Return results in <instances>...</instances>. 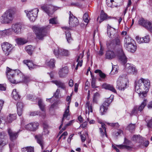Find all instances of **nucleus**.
I'll return each instance as SVG.
<instances>
[{"instance_id": "1", "label": "nucleus", "mask_w": 152, "mask_h": 152, "mask_svg": "<svg viewBox=\"0 0 152 152\" xmlns=\"http://www.w3.org/2000/svg\"><path fill=\"white\" fill-rule=\"evenodd\" d=\"M107 34L109 37L113 38L107 42L106 45L109 49L113 50L115 52H122L121 39L120 36L117 33L116 30L107 25Z\"/></svg>"}, {"instance_id": "2", "label": "nucleus", "mask_w": 152, "mask_h": 152, "mask_svg": "<svg viewBox=\"0 0 152 152\" xmlns=\"http://www.w3.org/2000/svg\"><path fill=\"white\" fill-rule=\"evenodd\" d=\"M150 87V82L148 79L141 78L136 84L135 90L136 92L139 94L140 93V96L142 95L145 97Z\"/></svg>"}, {"instance_id": "3", "label": "nucleus", "mask_w": 152, "mask_h": 152, "mask_svg": "<svg viewBox=\"0 0 152 152\" xmlns=\"http://www.w3.org/2000/svg\"><path fill=\"white\" fill-rule=\"evenodd\" d=\"M16 10L12 7L5 11L1 16L0 22L2 24H9L11 23L14 19V15Z\"/></svg>"}, {"instance_id": "4", "label": "nucleus", "mask_w": 152, "mask_h": 152, "mask_svg": "<svg viewBox=\"0 0 152 152\" xmlns=\"http://www.w3.org/2000/svg\"><path fill=\"white\" fill-rule=\"evenodd\" d=\"M48 28V26L42 27L35 26L33 27L37 38L39 39H42L43 37L46 35Z\"/></svg>"}, {"instance_id": "5", "label": "nucleus", "mask_w": 152, "mask_h": 152, "mask_svg": "<svg viewBox=\"0 0 152 152\" xmlns=\"http://www.w3.org/2000/svg\"><path fill=\"white\" fill-rule=\"evenodd\" d=\"M128 81L124 77L120 76L117 81L116 88L120 90L124 91L127 86Z\"/></svg>"}, {"instance_id": "6", "label": "nucleus", "mask_w": 152, "mask_h": 152, "mask_svg": "<svg viewBox=\"0 0 152 152\" xmlns=\"http://www.w3.org/2000/svg\"><path fill=\"white\" fill-rule=\"evenodd\" d=\"M49 131L47 127H44L43 131L42 134H39L35 136V137L36 139L37 142L41 146L42 149H44V146L45 144L42 139V136L46 135L48 134Z\"/></svg>"}, {"instance_id": "7", "label": "nucleus", "mask_w": 152, "mask_h": 152, "mask_svg": "<svg viewBox=\"0 0 152 152\" xmlns=\"http://www.w3.org/2000/svg\"><path fill=\"white\" fill-rule=\"evenodd\" d=\"M113 96H111L109 98H107L100 106V111L102 115L106 113L107 110V107L109 105L113 100Z\"/></svg>"}, {"instance_id": "8", "label": "nucleus", "mask_w": 152, "mask_h": 152, "mask_svg": "<svg viewBox=\"0 0 152 152\" xmlns=\"http://www.w3.org/2000/svg\"><path fill=\"white\" fill-rule=\"evenodd\" d=\"M8 132L11 140V142L9 144V147L11 150L15 144L16 141L15 140L18 137V132H13L10 129L8 130Z\"/></svg>"}, {"instance_id": "9", "label": "nucleus", "mask_w": 152, "mask_h": 152, "mask_svg": "<svg viewBox=\"0 0 152 152\" xmlns=\"http://www.w3.org/2000/svg\"><path fill=\"white\" fill-rule=\"evenodd\" d=\"M39 10L37 8L34 9L32 10L27 11H25L27 16L31 21H34L37 16V14Z\"/></svg>"}, {"instance_id": "10", "label": "nucleus", "mask_w": 152, "mask_h": 152, "mask_svg": "<svg viewBox=\"0 0 152 152\" xmlns=\"http://www.w3.org/2000/svg\"><path fill=\"white\" fill-rule=\"evenodd\" d=\"M12 45L7 42H4L1 44V47L4 53L6 56H8L12 49Z\"/></svg>"}, {"instance_id": "11", "label": "nucleus", "mask_w": 152, "mask_h": 152, "mask_svg": "<svg viewBox=\"0 0 152 152\" xmlns=\"http://www.w3.org/2000/svg\"><path fill=\"white\" fill-rule=\"evenodd\" d=\"M41 8L43 10L50 16L53 13L55 7L50 5L44 4L41 6Z\"/></svg>"}, {"instance_id": "12", "label": "nucleus", "mask_w": 152, "mask_h": 152, "mask_svg": "<svg viewBox=\"0 0 152 152\" xmlns=\"http://www.w3.org/2000/svg\"><path fill=\"white\" fill-rule=\"evenodd\" d=\"M54 53L56 56L60 55L65 56H68L70 55L69 50L64 49L58 48L57 50H55Z\"/></svg>"}, {"instance_id": "13", "label": "nucleus", "mask_w": 152, "mask_h": 152, "mask_svg": "<svg viewBox=\"0 0 152 152\" xmlns=\"http://www.w3.org/2000/svg\"><path fill=\"white\" fill-rule=\"evenodd\" d=\"M61 28L65 33L67 42L69 43H71L73 40L72 38L71 37L70 32L69 31L71 29V28L66 26L62 27H61Z\"/></svg>"}, {"instance_id": "14", "label": "nucleus", "mask_w": 152, "mask_h": 152, "mask_svg": "<svg viewBox=\"0 0 152 152\" xmlns=\"http://www.w3.org/2000/svg\"><path fill=\"white\" fill-rule=\"evenodd\" d=\"M6 134L4 132L0 133V152H1L2 148L7 143Z\"/></svg>"}, {"instance_id": "15", "label": "nucleus", "mask_w": 152, "mask_h": 152, "mask_svg": "<svg viewBox=\"0 0 152 152\" xmlns=\"http://www.w3.org/2000/svg\"><path fill=\"white\" fill-rule=\"evenodd\" d=\"M16 70V69H12L8 67L7 68L6 73L7 78L13 82L14 81V80H12L11 77L12 76H16L17 74L15 72Z\"/></svg>"}, {"instance_id": "16", "label": "nucleus", "mask_w": 152, "mask_h": 152, "mask_svg": "<svg viewBox=\"0 0 152 152\" xmlns=\"http://www.w3.org/2000/svg\"><path fill=\"white\" fill-rule=\"evenodd\" d=\"M39 124L38 123H30L26 125L25 128L27 130L32 131H35L38 128Z\"/></svg>"}, {"instance_id": "17", "label": "nucleus", "mask_w": 152, "mask_h": 152, "mask_svg": "<svg viewBox=\"0 0 152 152\" xmlns=\"http://www.w3.org/2000/svg\"><path fill=\"white\" fill-rule=\"evenodd\" d=\"M22 25L20 23H16L13 24L12 26V28L15 33L19 34L20 32Z\"/></svg>"}, {"instance_id": "18", "label": "nucleus", "mask_w": 152, "mask_h": 152, "mask_svg": "<svg viewBox=\"0 0 152 152\" xmlns=\"http://www.w3.org/2000/svg\"><path fill=\"white\" fill-rule=\"evenodd\" d=\"M126 71L128 73L136 74L137 72V70L135 67L132 65L129 64H127L126 65Z\"/></svg>"}, {"instance_id": "19", "label": "nucleus", "mask_w": 152, "mask_h": 152, "mask_svg": "<svg viewBox=\"0 0 152 152\" xmlns=\"http://www.w3.org/2000/svg\"><path fill=\"white\" fill-rule=\"evenodd\" d=\"M132 141L136 142H138L142 145L143 143V140L140 135H134L131 139Z\"/></svg>"}, {"instance_id": "20", "label": "nucleus", "mask_w": 152, "mask_h": 152, "mask_svg": "<svg viewBox=\"0 0 152 152\" xmlns=\"http://www.w3.org/2000/svg\"><path fill=\"white\" fill-rule=\"evenodd\" d=\"M105 56L106 59L111 60L114 58L116 55L113 51L108 50L106 51Z\"/></svg>"}, {"instance_id": "21", "label": "nucleus", "mask_w": 152, "mask_h": 152, "mask_svg": "<svg viewBox=\"0 0 152 152\" xmlns=\"http://www.w3.org/2000/svg\"><path fill=\"white\" fill-rule=\"evenodd\" d=\"M68 68L67 66L63 67L59 71L60 77H64L68 74Z\"/></svg>"}, {"instance_id": "22", "label": "nucleus", "mask_w": 152, "mask_h": 152, "mask_svg": "<svg viewBox=\"0 0 152 152\" xmlns=\"http://www.w3.org/2000/svg\"><path fill=\"white\" fill-rule=\"evenodd\" d=\"M69 24L70 28H71L72 27L77 26L79 24V21L78 19L76 17H74L72 19H69Z\"/></svg>"}, {"instance_id": "23", "label": "nucleus", "mask_w": 152, "mask_h": 152, "mask_svg": "<svg viewBox=\"0 0 152 152\" xmlns=\"http://www.w3.org/2000/svg\"><path fill=\"white\" fill-rule=\"evenodd\" d=\"M16 118V114H10L5 119V122L7 124L10 123L13 121L15 120Z\"/></svg>"}, {"instance_id": "24", "label": "nucleus", "mask_w": 152, "mask_h": 152, "mask_svg": "<svg viewBox=\"0 0 152 152\" xmlns=\"http://www.w3.org/2000/svg\"><path fill=\"white\" fill-rule=\"evenodd\" d=\"M17 113L19 116H20L22 113L24 107L23 103L20 102L17 103Z\"/></svg>"}, {"instance_id": "25", "label": "nucleus", "mask_w": 152, "mask_h": 152, "mask_svg": "<svg viewBox=\"0 0 152 152\" xmlns=\"http://www.w3.org/2000/svg\"><path fill=\"white\" fill-rule=\"evenodd\" d=\"M125 47L128 51L132 53L134 52L137 49L136 46L133 42Z\"/></svg>"}, {"instance_id": "26", "label": "nucleus", "mask_w": 152, "mask_h": 152, "mask_svg": "<svg viewBox=\"0 0 152 152\" xmlns=\"http://www.w3.org/2000/svg\"><path fill=\"white\" fill-rule=\"evenodd\" d=\"M102 87L104 88L109 90L115 93H116V90L112 85L105 83L102 85Z\"/></svg>"}, {"instance_id": "27", "label": "nucleus", "mask_w": 152, "mask_h": 152, "mask_svg": "<svg viewBox=\"0 0 152 152\" xmlns=\"http://www.w3.org/2000/svg\"><path fill=\"white\" fill-rule=\"evenodd\" d=\"M101 126L102 127L99 129L101 136L102 137H103L104 135H105L107 137V135L105 124L103 123H101Z\"/></svg>"}, {"instance_id": "28", "label": "nucleus", "mask_w": 152, "mask_h": 152, "mask_svg": "<svg viewBox=\"0 0 152 152\" xmlns=\"http://www.w3.org/2000/svg\"><path fill=\"white\" fill-rule=\"evenodd\" d=\"M23 62L26 64L30 70L34 68L35 65L31 61L29 60H24L23 61Z\"/></svg>"}, {"instance_id": "29", "label": "nucleus", "mask_w": 152, "mask_h": 152, "mask_svg": "<svg viewBox=\"0 0 152 152\" xmlns=\"http://www.w3.org/2000/svg\"><path fill=\"white\" fill-rule=\"evenodd\" d=\"M118 53H122V54L121 56L119 57V60L121 61V63L123 64H124L125 63H126L127 61V58L126 57L124 54L123 53V51L122 50V52H117Z\"/></svg>"}, {"instance_id": "30", "label": "nucleus", "mask_w": 152, "mask_h": 152, "mask_svg": "<svg viewBox=\"0 0 152 152\" xmlns=\"http://www.w3.org/2000/svg\"><path fill=\"white\" fill-rule=\"evenodd\" d=\"M52 82L53 83L55 84L58 87L61 88L63 89H64L66 88L64 83L60 81H52Z\"/></svg>"}, {"instance_id": "31", "label": "nucleus", "mask_w": 152, "mask_h": 152, "mask_svg": "<svg viewBox=\"0 0 152 152\" xmlns=\"http://www.w3.org/2000/svg\"><path fill=\"white\" fill-rule=\"evenodd\" d=\"M71 101H68L67 104L68 106H67L64 112L63 115V120L65 118H66L67 116L69 115V104H70Z\"/></svg>"}, {"instance_id": "32", "label": "nucleus", "mask_w": 152, "mask_h": 152, "mask_svg": "<svg viewBox=\"0 0 152 152\" xmlns=\"http://www.w3.org/2000/svg\"><path fill=\"white\" fill-rule=\"evenodd\" d=\"M149 22V21L145 20L143 18H141L139 20L138 23L140 25L145 28Z\"/></svg>"}, {"instance_id": "33", "label": "nucleus", "mask_w": 152, "mask_h": 152, "mask_svg": "<svg viewBox=\"0 0 152 152\" xmlns=\"http://www.w3.org/2000/svg\"><path fill=\"white\" fill-rule=\"evenodd\" d=\"M12 96L13 98L15 100H18L20 98V96L18 93L17 92L16 89H14L12 93Z\"/></svg>"}, {"instance_id": "34", "label": "nucleus", "mask_w": 152, "mask_h": 152, "mask_svg": "<svg viewBox=\"0 0 152 152\" xmlns=\"http://www.w3.org/2000/svg\"><path fill=\"white\" fill-rule=\"evenodd\" d=\"M133 40L130 37H126L124 39V47H126L133 43Z\"/></svg>"}, {"instance_id": "35", "label": "nucleus", "mask_w": 152, "mask_h": 152, "mask_svg": "<svg viewBox=\"0 0 152 152\" xmlns=\"http://www.w3.org/2000/svg\"><path fill=\"white\" fill-rule=\"evenodd\" d=\"M107 14L105 13L103 11H102L100 16V20L99 21L101 23L102 21L105 20L107 18Z\"/></svg>"}, {"instance_id": "36", "label": "nucleus", "mask_w": 152, "mask_h": 152, "mask_svg": "<svg viewBox=\"0 0 152 152\" xmlns=\"http://www.w3.org/2000/svg\"><path fill=\"white\" fill-rule=\"evenodd\" d=\"M38 104L41 110L42 111L44 115H43V116L45 117V105L44 104H42V101L41 99H39V100L38 102Z\"/></svg>"}, {"instance_id": "37", "label": "nucleus", "mask_w": 152, "mask_h": 152, "mask_svg": "<svg viewBox=\"0 0 152 152\" xmlns=\"http://www.w3.org/2000/svg\"><path fill=\"white\" fill-rule=\"evenodd\" d=\"M55 61L53 59H51L49 61H46V63L48 66L50 68H53L55 66Z\"/></svg>"}, {"instance_id": "38", "label": "nucleus", "mask_w": 152, "mask_h": 152, "mask_svg": "<svg viewBox=\"0 0 152 152\" xmlns=\"http://www.w3.org/2000/svg\"><path fill=\"white\" fill-rule=\"evenodd\" d=\"M83 57V55L82 54H80L76 61L77 62H78L77 64L80 66H81L82 65L83 60L82 59Z\"/></svg>"}, {"instance_id": "39", "label": "nucleus", "mask_w": 152, "mask_h": 152, "mask_svg": "<svg viewBox=\"0 0 152 152\" xmlns=\"http://www.w3.org/2000/svg\"><path fill=\"white\" fill-rule=\"evenodd\" d=\"M17 43L20 45H23L27 42V41L23 38H18L16 39Z\"/></svg>"}, {"instance_id": "40", "label": "nucleus", "mask_w": 152, "mask_h": 152, "mask_svg": "<svg viewBox=\"0 0 152 152\" xmlns=\"http://www.w3.org/2000/svg\"><path fill=\"white\" fill-rule=\"evenodd\" d=\"M33 48L32 46L29 45L26 46L25 47V50L28 53L31 55L33 51Z\"/></svg>"}, {"instance_id": "41", "label": "nucleus", "mask_w": 152, "mask_h": 152, "mask_svg": "<svg viewBox=\"0 0 152 152\" xmlns=\"http://www.w3.org/2000/svg\"><path fill=\"white\" fill-rule=\"evenodd\" d=\"M94 72L96 73H99V76L102 79H104L106 77V75L100 69H96Z\"/></svg>"}, {"instance_id": "42", "label": "nucleus", "mask_w": 152, "mask_h": 152, "mask_svg": "<svg viewBox=\"0 0 152 152\" xmlns=\"http://www.w3.org/2000/svg\"><path fill=\"white\" fill-rule=\"evenodd\" d=\"M147 103L146 100H144L142 102L141 104L138 107V110L141 112L142 110L146 106Z\"/></svg>"}, {"instance_id": "43", "label": "nucleus", "mask_w": 152, "mask_h": 152, "mask_svg": "<svg viewBox=\"0 0 152 152\" xmlns=\"http://www.w3.org/2000/svg\"><path fill=\"white\" fill-rule=\"evenodd\" d=\"M22 152H34V148L30 147L22 148Z\"/></svg>"}, {"instance_id": "44", "label": "nucleus", "mask_w": 152, "mask_h": 152, "mask_svg": "<svg viewBox=\"0 0 152 152\" xmlns=\"http://www.w3.org/2000/svg\"><path fill=\"white\" fill-rule=\"evenodd\" d=\"M135 124H130L127 127V129L131 132H133L135 130Z\"/></svg>"}, {"instance_id": "45", "label": "nucleus", "mask_w": 152, "mask_h": 152, "mask_svg": "<svg viewBox=\"0 0 152 152\" xmlns=\"http://www.w3.org/2000/svg\"><path fill=\"white\" fill-rule=\"evenodd\" d=\"M139 111H140L138 110V106H134L130 113V115H135L138 114Z\"/></svg>"}, {"instance_id": "46", "label": "nucleus", "mask_w": 152, "mask_h": 152, "mask_svg": "<svg viewBox=\"0 0 152 152\" xmlns=\"http://www.w3.org/2000/svg\"><path fill=\"white\" fill-rule=\"evenodd\" d=\"M86 107L88 108V114L90 112H93V107L91 104H90L89 101H87L86 103Z\"/></svg>"}, {"instance_id": "47", "label": "nucleus", "mask_w": 152, "mask_h": 152, "mask_svg": "<svg viewBox=\"0 0 152 152\" xmlns=\"http://www.w3.org/2000/svg\"><path fill=\"white\" fill-rule=\"evenodd\" d=\"M145 28L152 33V22L149 21Z\"/></svg>"}, {"instance_id": "48", "label": "nucleus", "mask_w": 152, "mask_h": 152, "mask_svg": "<svg viewBox=\"0 0 152 152\" xmlns=\"http://www.w3.org/2000/svg\"><path fill=\"white\" fill-rule=\"evenodd\" d=\"M117 146L120 149H121L126 148V149L129 150L132 148V147L131 146L123 145H117Z\"/></svg>"}, {"instance_id": "49", "label": "nucleus", "mask_w": 152, "mask_h": 152, "mask_svg": "<svg viewBox=\"0 0 152 152\" xmlns=\"http://www.w3.org/2000/svg\"><path fill=\"white\" fill-rule=\"evenodd\" d=\"M31 80L30 77L28 76H24L23 77V81L26 83Z\"/></svg>"}, {"instance_id": "50", "label": "nucleus", "mask_w": 152, "mask_h": 152, "mask_svg": "<svg viewBox=\"0 0 152 152\" xmlns=\"http://www.w3.org/2000/svg\"><path fill=\"white\" fill-rule=\"evenodd\" d=\"M88 13L87 12L85 13L83 15V19L84 21L87 23V24L88 23L89 20H88Z\"/></svg>"}, {"instance_id": "51", "label": "nucleus", "mask_w": 152, "mask_h": 152, "mask_svg": "<svg viewBox=\"0 0 152 152\" xmlns=\"http://www.w3.org/2000/svg\"><path fill=\"white\" fill-rule=\"evenodd\" d=\"M142 38L143 39V43H148L150 40V37L149 35H147L143 37H142Z\"/></svg>"}, {"instance_id": "52", "label": "nucleus", "mask_w": 152, "mask_h": 152, "mask_svg": "<svg viewBox=\"0 0 152 152\" xmlns=\"http://www.w3.org/2000/svg\"><path fill=\"white\" fill-rule=\"evenodd\" d=\"M5 30L6 35H9L11 34L13 31L12 28Z\"/></svg>"}, {"instance_id": "53", "label": "nucleus", "mask_w": 152, "mask_h": 152, "mask_svg": "<svg viewBox=\"0 0 152 152\" xmlns=\"http://www.w3.org/2000/svg\"><path fill=\"white\" fill-rule=\"evenodd\" d=\"M50 23L52 24H56L57 23V20L56 18H54L50 19L49 20Z\"/></svg>"}, {"instance_id": "54", "label": "nucleus", "mask_w": 152, "mask_h": 152, "mask_svg": "<svg viewBox=\"0 0 152 152\" xmlns=\"http://www.w3.org/2000/svg\"><path fill=\"white\" fill-rule=\"evenodd\" d=\"M104 48L102 46H101L99 51L98 53V54L99 56H102L104 54Z\"/></svg>"}, {"instance_id": "55", "label": "nucleus", "mask_w": 152, "mask_h": 152, "mask_svg": "<svg viewBox=\"0 0 152 152\" xmlns=\"http://www.w3.org/2000/svg\"><path fill=\"white\" fill-rule=\"evenodd\" d=\"M107 124L110 126L112 127H115L117 128H118L119 125L118 123H108Z\"/></svg>"}, {"instance_id": "56", "label": "nucleus", "mask_w": 152, "mask_h": 152, "mask_svg": "<svg viewBox=\"0 0 152 152\" xmlns=\"http://www.w3.org/2000/svg\"><path fill=\"white\" fill-rule=\"evenodd\" d=\"M99 96V94L98 93H95L93 99V102L94 103H97V101L96 99V97Z\"/></svg>"}, {"instance_id": "57", "label": "nucleus", "mask_w": 152, "mask_h": 152, "mask_svg": "<svg viewBox=\"0 0 152 152\" xmlns=\"http://www.w3.org/2000/svg\"><path fill=\"white\" fill-rule=\"evenodd\" d=\"M136 39L137 42L139 43H143V39L142 38L140 37H136Z\"/></svg>"}, {"instance_id": "58", "label": "nucleus", "mask_w": 152, "mask_h": 152, "mask_svg": "<svg viewBox=\"0 0 152 152\" xmlns=\"http://www.w3.org/2000/svg\"><path fill=\"white\" fill-rule=\"evenodd\" d=\"M116 66H112V69L111 71V72L113 74L116 73L117 72V70L116 68Z\"/></svg>"}, {"instance_id": "59", "label": "nucleus", "mask_w": 152, "mask_h": 152, "mask_svg": "<svg viewBox=\"0 0 152 152\" xmlns=\"http://www.w3.org/2000/svg\"><path fill=\"white\" fill-rule=\"evenodd\" d=\"M131 142L130 140L127 139L126 137L124 138V144L129 145L130 144Z\"/></svg>"}, {"instance_id": "60", "label": "nucleus", "mask_w": 152, "mask_h": 152, "mask_svg": "<svg viewBox=\"0 0 152 152\" xmlns=\"http://www.w3.org/2000/svg\"><path fill=\"white\" fill-rule=\"evenodd\" d=\"M123 132L122 130L118 129L116 132H115V134L116 136H118L120 135L121 134H123Z\"/></svg>"}, {"instance_id": "61", "label": "nucleus", "mask_w": 152, "mask_h": 152, "mask_svg": "<svg viewBox=\"0 0 152 152\" xmlns=\"http://www.w3.org/2000/svg\"><path fill=\"white\" fill-rule=\"evenodd\" d=\"M6 89V87L4 84H0V90L5 91Z\"/></svg>"}, {"instance_id": "62", "label": "nucleus", "mask_w": 152, "mask_h": 152, "mask_svg": "<svg viewBox=\"0 0 152 152\" xmlns=\"http://www.w3.org/2000/svg\"><path fill=\"white\" fill-rule=\"evenodd\" d=\"M0 36L1 37H4L7 36L5 30L0 31Z\"/></svg>"}, {"instance_id": "63", "label": "nucleus", "mask_w": 152, "mask_h": 152, "mask_svg": "<svg viewBox=\"0 0 152 152\" xmlns=\"http://www.w3.org/2000/svg\"><path fill=\"white\" fill-rule=\"evenodd\" d=\"M81 141L82 142H84L86 140V138L85 135L84 134H81L80 136Z\"/></svg>"}, {"instance_id": "64", "label": "nucleus", "mask_w": 152, "mask_h": 152, "mask_svg": "<svg viewBox=\"0 0 152 152\" xmlns=\"http://www.w3.org/2000/svg\"><path fill=\"white\" fill-rule=\"evenodd\" d=\"M147 126L148 127H152V122L151 120H150L147 122Z\"/></svg>"}]
</instances>
